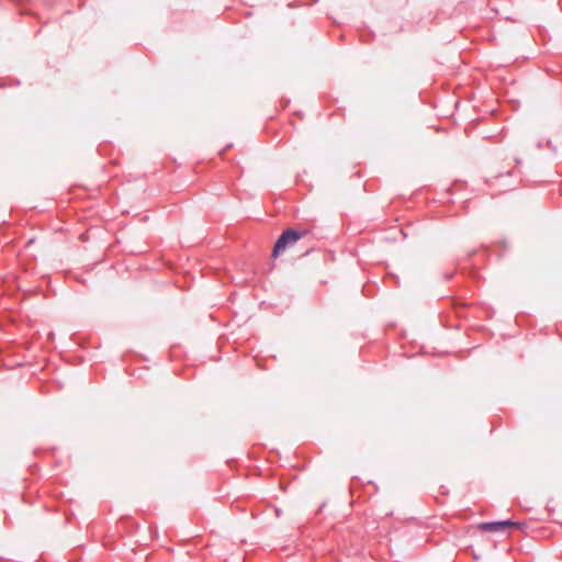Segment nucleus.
Returning a JSON list of instances; mask_svg holds the SVG:
<instances>
[{
  "label": "nucleus",
  "mask_w": 562,
  "mask_h": 562,
  "mask_svg": "<svg viewBox=\"0 0 562 562\" xmlns=\"http://www.w3.org/2000/svg\"><path fill=\"white\" fill-rule=\"evenodd\" d=\"M307 234L306 231L296 229L293 227L284 229L274 243L271 256L277 258L285 249L294 246L300 239Z\"/></svg>",
  "instance_id": "obj_1"
},
{
  "label": "nucleus",
  "mask_w": 562,
  "mask_h": 562,
  "mask_svg": "<svg viewBox=\"0 0 562 562\" xmlns=\"http://www.w3.org/2000/svg\"><path fill=\"white\" fill-rule=\"evenodd\" d=\"M451 278H452V274H447V276H446V279H447V280H449V279H451Z\"/></svg>",
  "instance_id": "obj_3"
},
{
  "label": "nucleus",
  "mask_w": 562,
  "mask_h": 562,
  "mask_svg": "<svg viewBox=\"0 0 562 562\" xmlns=\"http://www.w3.org/2000/svg\"><path fill=\"white\" fill-rule=\"evenodd\" d=\"M525 526L522 522L512 521V520H497V521H486L479 525V529L486 532H499L505 531L509 527L520 528Z\"/></svg>",
  "instance_id": "obj_2"
}]
</instances>
